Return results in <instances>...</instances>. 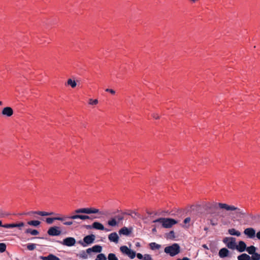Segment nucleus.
<instances>
[{"label":"nucleus","instance_id":"nucleus-1","mask_svg":"<svg viewBox=\"0 0 260 260\" xmlns=\"http://www.w3.org/2000/svg\"><path fill=\"white\" fill-rule=\"evenodd\" d=\"M74 212L76 214L79 213H85L87 214H95V213H100L101 214L103 215V213H102L98 209L94 208H79L76 209L74 211ZM67 219H80L82 220H86L90 219V217L88 215H81V214H75L70 216H67Z\"/></svg>","mask_w":260,"mask_h":260},{"label":"nucleus","instance_id":"nucleus-2","mask_svg":"<svg viewBox=\"0 0 260 260\" xmlns=\"http://www.w3.org/2000/svg\"><path fill=\"white\" fill-rule=\"evenodd\" d=\"M219 207L220 209H224L226 211H235V214L237 218L249 217L252 219L254 218L252 214L245 212L233 205H229L227 204H219Z\"/></svg>","mask_w":260,"mask_h":260},{"label":"nucleus","instance_id":"nucleus-3","mask_svg":"<svg viewBox=\"0 0 260 260\" xmlns=\"http://www.w3.org/2000/svg\"><path fill=\"white\" fill-rule=\"evenodd\" d=\"M219 204L221 203H208L205 205V209L209 212V213L211 214L212 217H222L223 216L220 214V212L219 211V209H220L219 207Z\"/></svg>","mask_w":260,"mask_h":260},{"label":"nucleus","instance_id":"nucleus-4","mask_svg":"<svg viewBox=\"0 0 260 260\" xmlns=\"http://www.w3.org/2000/svg\"><path fill=\"white\" fill-rule=\"evenodd\" d=\"M153 222L160 223L164 228H171L173 225L178 223L174 219L170 218H159L154 220Z\"/></svg>","mask_w":260,"mask_h":260},{"label":"nucleus","instance_id":"nucleus-5","mask_svg":"<svg viewBox=\"0 0 260 260\" xmlns=\"http://www.w3.org/2000/svg\"><path fill=\"white\" fill-rule=\"evenodd\" d=\"M164 251L171 256L178 254L180 252V247L178 244L174 243L165 248Z\"/></svg>","mask_w":260,"mask_h":260},{"label":"nucleus","instance_id":"nucleus-6","mask_svg":"<svg viewBox=\"0 0 260 260\" xmlns=\"http://www.w3.org/2000/svg\"><path fill=\"white\" fill-rule=\"evenodd\" d=\"M222 241L226 246L230 249L235 250L237 248L236 239L234 237H225Z\"/></svg>","mask_w":260,"mask_h":260},{"label":"nucleus","instance_id":"nucleus-7","mask_svg":"<svg viewBox=\"0 0 260 260\" xmlns=\"http://www.w3.org/2000/svg\"><path fill=\"white\" fill-rule=\"evenodd\" d=\"M95 236L93 234L86 236L84 237L83 241H79V243L85 247L93 243L95 240Z\"/></svg>","mask_w":260,"mask_h":260},{"label":"nucleus","instance_id":"nucleus-8","mask_svg":"<svg viewBox=\"0 0 260 260\" xmlns=\"http://www.w3.org/2000/svg\"><path fill=\"white\" fill-rule=\"evenodd\" d=\"M59 242L63 245L71 247L75 244L76 240L73 237H68L63 239L62 241H60Z\"/></svg>","mask_w":260,"mask_h":260},{"label":"nucleus","instance_id":"nucleus-9","mask_svg":"<svg viewBox=\"0 0 260 260\" xmlns=\"http://www.w3.org/2000/svg\"><path fill=\"white\" fill-rule=\"evenodd\" d=\"M47 233L50 236H56L61 234V231L59 230V227L55 226L50 228Z\"/></svg>","mask_w":260,"mask_h":260},{"label":"nucleus","instance_id":"nucleus-10","mask_svg":"<svg viewBox=\"0 0 260 260\" xmlns=\"http://www.w3.org/2000/svg\"><path fill=\"white\" fill-rule=\"evenodd\" d=\"M244 234L249 238H253L255 236V231L252 228H248L244 230Z\"/></svg>","mask_w":260,"mask_h":260},{"label":"nucleus","instance_id":"nucleus-11","mask_svg":"<svg viewBox=\"0 0 260 260\" xmlns=\"http://www.w3.org/2000/svg\"><path fill=\"white\" fill-rule=\"evenodd\" d=\"M87 252L90 254L91 252L100 253L102 251V247L99 245H94L91 248H89L86 249Z\"/></svg>","mask_w":260,"mask_h":260},{"label":"nucleus","instance_id":"nucleus-12","mask_svg":"<svg viewBox=\"0 0 260 260\" xmlns=\"http://www.w3.org/2000/svg\"><path fill=\"white\" fill-rule=\"evenodd\" d=\"M247 249V246L246 243L243 241H240L238 244H237V248L236 249L240 252H243L246 251Z\"/></svg>","mask_w":260,"mask_h":260},{"label":"nucleus","instance_id":"nucleus-13","mask_svg":"<svg viewBox=\"0 0 260 260\" xmlns=\"http://www.w3.org/2000/svg\"><path fill=\"white\" fill-rule=\"evenodd\" d=\"M67 219V216L52 218L48 217L46 219V221L48 224H52L54 220L64 221Z\"/></svg>","mask_w":260,"mask_h":260},{"label":"nucleus","instance_id":"nucleus-14","mask_svg":"<svg viewBox=\"0 0 260 260\" xmlns=\"http://www.w3.org/2000/svg\"><path fill=\"white\" fill-rule=\"evenodd\" d=\"M92 227L93 229L98 230L105 231L106 232H109L110 231L108 229L105 228L104 226L101 223L99 222H94L92 223Z\"/></svg>","mask_w":260,"mask_h":260},{"label":"nucleus","instance_id":"nucleus-15","mask_svg":"<svg viewBox=\"0 0 260 260\" xmlns=\"http://www.w3.org/2000/svg\"><path fill=\"white\" fill-rule=\"evenodd\" d=\"M230 251L226 248H222L220 249L218 252V255L221 258H225L229 255Z\"/></svg>","mask_w":260,"mask_h":260},{"label":"nucleus","instance_id":"nucleus-16","mask_svg":"<svg viewBox=\"0 0 260 260\" xmlns=\"http://www.w3.org/2000/svg\"><path fill=\"white\" fill-rule=\"evenodd\" d=\"M2 114L6 115L8 117H10L13 114V110L12 108L10 107H7L3 109L2 110Z\"/></svg>","mask_w":260,"mask_h":260},{"label":"nucleus","instance_id":"nucleus-17","mask_svg":"<svg viewBox=\"0 0 260 260\" xmlns=\"http://www.w3.org/2000/svg\"><path fill=\"white\" fill-rule=\"evenodd\" d=\"M108 239L111 242L117 243L119 240V237L116 232H114L109 235Z\"/></svg>","mask_w":260,"mask_h":260},{"label":"nucleus","instance_id":"nucleus-18","mask_svg":"<svg viewBox=\"0 0 260 260\" xmlns=\"http://www.w3.org/2000/svg\"><path fill=\"white\" fill-rule=\"evenodd\" d=\"M256 248L253 245L247 247V249L246 250L248 253L251 255H254L255 254L257 253V252H256Z\"/></svg>","mask_w":260,"mask_h":260},{"label":"nucleus","instance_id":"nucleus-19","mask_svg":"<svg viewBox=\"0 0 260 260\" xmlns=\"http://www.w3.org/2000/svg\"><path fill=\"white\" fill-rule=\"evenodd\" d=\"M131 232L132 231L130 229H128L127 228L124 226V227L121 228L119 231V234L120 235H123L127 236L131 234Z\"/></svg>","mask_w":260,"mask_h":260},{"label":"nucleus","instance_id":"nucleus-20","mask_svg":"<svg viewBox=\"0 0 260 260\" xmlns=\"http://www.w3.org/2000/svg\"><path fill=\"white\" fill-rule=\"evenodd\" d=\"M25 233L26 234H30V235L32 236H37L39 234V232L37 230H33L30 228H28L26 229L25 231Z\"/></svg>","mask_w":260,"mask_h":260},{"label":"nucleus","instance_id":"nucleus-21","mask_svg":"<svg viewBox=\"0 0 260 260\" xmlns=\"http://www.w3.org/2000/svg\"><path fill=\"white\" fill-rule=\"evenodd\" d=\"M228 233L232 236H236L239 237L241 235V233L236 230L235 229H230L228 230Z\"/></svg>","mask_w":260,"mask_h":260},{"label":"nucleus","instance_id":"nucleus-22","mask_svg":"<svg viewBox=\"0 0 260 260\" xmlns=\"http://www.w3.org/2000/svg\"><path fill=\"white\" fill-rule=\"evenodd\" d=\"M250 256L246 253H242L237 257L238 260H249Z\"/></svg>","mask_w":260,"mask_h":260},{"label":"nucleus","instance_id":"nucleus-23","mask_svg":"<svg viewBox=\"0 0 260 260\" xmlns=\"http://www.w3.org/2000/svg\"><path fill=\"white\" fill-rule=\"evenodd\" d=\"M43 260H60L58 257L53 254H49L47 256L42 257Z\"/></svg>","mask_w":260,"mask_h":260},{"label":"nucleus","instance_id":"nucleus-24","mask_svg":"<svg viewBox=\"0 0 260 260\" xmlns=\"http://www.w3.org/2000/svg\"><path fill=\"white\" fill-rule=\"evenodd\" d=\"M149 247L151 250H154L160 248L161 245L155 242H152L149 244Z\"/></svg>","mask_w":260,"mask_h":260},{"label":"nucleus","instance_id":"nucleus-25","mask_svg":"<svg viewBox=\"0 0 260 260\" xmlns=\"http://www.w3.org/2000/svg\"><path fill=\"white\" fill-rule=\"evenodd\" d=\"M108 224L111 226H115L118 225V221H117L115 218H113L110 220H108Z\"/></svg>","mask_w":260,"mask_h":260},{"label":"nucleus","instance_id":"nucleus-26","mask_svg":"<svg viewBox=\"0 0 260 260\" xmlns=\"http://www.w3.org/2000/svg\"><path fill=\"white\" fill-rule=\"evenodd\" d=\"M27 223L31 226H38L40 224L41 222L39 220H31L28 221Z\"/></svg>","mask_w":260,"mask_h":260},{"label":"nucleus","instance_id":"nucleus-27","mask_svg":"<svg viewBox=\"0 0 260 260\" xmlns=\"http://www.w3.org/2000/svg\"><path fill=\"white\" fill-rule=\"evenodd\" d=\"M220 217H212V218L210 219V224L212 225H216L217 224V221Z\"/></svg>","mask_w":260,"mask_h":260},{"label":"nucleus","instance_id":"nucleus-28","mask_svg":"<svg viewBox=\"0 0 260 260\" xmlns=\"http://www.w3.org/2000/svg\"><path fill=\"white\" fill-rule=\"evenodd\" d=\"M87 251H86L82 250L78 255V256L80 258H82L83 259H87L88 258V254Z\"/></svg>","mask_w":260,"mask_h":260},{"label":"nucleus","instance_id":"nucleus-29","mask_svg":"<svg viewBox=\"0 0 260 260\" xmlns=\"http://www.w3.org/2000/svg\"><path fill=\"white\" fill-rule=\"evenodd\" d=\"M130 249H131L128 248L126 246H122L120 248L121 252L126 255H127Z\"/></svg>","mask_w":260,"mask_h":260},{"label":"nucleus","instance_id":"nucleus-30","mask_svg":"<svg viewBox=\"0 0 260 260\" xmlns=\"http://www.w3.org/2000/svg\"><path fill=\"white\" fill-rule=\"evenodd\" d=\"M25 224L23 222H20L18 223H12V228H18L20 230H21V228L24 226Z\"/></svg>","mask_w":260,"mask_h":260},{"label":"nucleus","instance_id":"nucleus-31","mask_svg":"<svg viewBox=\"0 0 260 260\" xmlns=\"http://www.w3.org/2000/svg\"><path fill=\"white\" fill-rule=\"evenodd\" d=\"M68 84L70 85L72 88H74L76 86L77 83L75 80H73L71 79L68 80Z\"/></svg>","mask_w":260,"mask_h":260},{"label":"nucleus","instance_id":"nucleus-32","mask_svg":"<svg viewBox=\"0 0 260 260\" xmlns=\"http://www.w3.org/2000/svg\"><path fill=\"white\" fill-rule=\"evenodd\" d=\"M175 237V233L173 231H170L169 233H168L166 235V238L167 239H174Z\"/></svg>","mask_w":260,"mask_h":260},{"label":"nucleus","instance_id":"nucleus-33","mask_svg":"<svg viewBox=\"0 0 260 260\" xmlns=\"http://www.w3.org/2000/svg\"><path fill=\"white\" fill-rule=\"evenodd\" d=\"M136 255V252L130 249L126 255L129 257L131 259H133L135 257Z\"/></svg>","mask_w":260,"mask_h":260},{"label":"nucleus","instance_id":"nucleus-34","mask_svg":"<svg viewBox=\"0 0 260 260\" xmlns=\"http://www.w3.org/2000/svg\"><path fill=\"white\" fill-rule=\"evenodd\" d=\"M36 248V244L34 243H28L27 245V249L28 250L32 251L35 249Z\"/></svg>","mask_w":260,"mask_h":260},{"label":"nucleus","instance_id":"nucleus-35","mask_svg":"<svg viewBox=\"0 0 260 260\" xmlns=\"http://www.w3.org/2000/svg\"><path fill=\"white\" fill-rule=\"evenodd\" d=\"M95 260H107L105 255L103 253L99 254Z\"/></svg>","mask_w":260,"mask_h":260},{"label":"nucleus","instance_id":"nucleus-36","mask_svg":"<svg viewBox=\"0 0 260 260\" xmlns=\"http://www.w3.org/2000/svg\"><path fill=\"white\" fill-rule=\"evenodd\" d=\"M108 260H118L116 255L114 253H110L108 255Z\"/></svg>","mask_w":260,"mask_h":260},{"label":"nucleus","instance_id":"nucleus-37","mask_svg":"<svg viewBox=\"0 0 260 260\" xmlns=\"http://www.w3.org/2000/svg\"><path fill=\"white\" fill-rule=\"evenodd\" d=\"M72 219H67L64 221H61L63 222V224L65 225H71L73 224V221L72 220Z\"/></svg>","mask_w":260,"mask_h":260},{"label":"nucleus","instance_id":"nucleus-38","mask_svg":"<svg viewBox=\"0 0 260 260\" xmlns=\"http://www.w3.org/2000/svg\"><path fill=\"white\" fill-rule=\"evenodd\" d=\"M249 260H260V254L256 253L254 255L250 256Z\"/></svg>","mask_w":260,"mask_h":260},{"label":"nucleus","instance_id":"nucleus-39","mask_svg":"<svg viewBox=\"0 0 260 260\" xmlns=\"http://www.w3.org/2000/svg\"><path fill=\"white\" fill-rule=\"evenodd\" d=\"M124 213H122L121 214H119V215H117L116 216H115V217H114V218L118 220L117 221H118V222L121 221V220H122L123 219H124V217H123V214Z\"/></svg>","mask_w":260,"mask_h":260},{"label":"nucleus","instance_id":"nucleus-40","mask_svg":"<svg viewBox=\"0 0 260 260\" xmlns=\"http://www.w3.org/2000/svg\"><path fill=\"white\" fill-rule=\"evenodd\" d=\"M6 249V245L5 243H0V252H3Z\"/></svg>","mask_w":260,"mask_h":260},{"label":"nucleus","instance_id":"nucleus-41","mask_svg":"<svg viewBox=\"0 0 260 260\" xmlns=\"http://www.w3.org/2000/svg\"><path fill=\"white\" fill-rule=\"evenodd\" d=\"M37 214L42 216H49L48 212L45 211H38Z\"/></svg>","mask_w":260,"mask_h":260},{"label":"nucleus","instance_id":"nucleus-42","mask_svg":"<svg viewBox=\"0 0 260 260\" xmlns=\"http://www.w3.org/2000/svg\"><path fill=\"white\" fill-rule=\"evenodd\" d=\"M98 103V100L97 99L93 100L92 99H90L89 100V104L90 105H96Z\"/></svg>","mask_w":260,"mask_h":260},{"label":"nucleus","instance_id":"nucleus-43","mask_svg":"<svg viewBox=\"0 0 260 260\" xmlns=\"http://www.w3.org/2000/svg\"><path fill=\"white\" fill-rule=\"evenodd\" d=\"M143 260H153L150 254H145L144 255V258Z\"/></svg>","mask_w":260,"mask_h":260},{"label":"nucleus","instance_id":"nucleus-44","mask_svg":"<svg viewBox=\"0 0 260 260\" xmlns=\"http://www.w3.org/2000/svg\"><path fill=\"white\" fill-rule=\"evenodd\" d=\"M38 211H30L27 213H24L22 214H21V215H32L33 214H37V213Z\"/></svg>","mask_w":260,"mask_h":260},{"label":"nucleus","instance_id":"nucleus-45","mask_svg":"<svg viewBox=\"0 0 260 260\" xmlns=\"http://www.w3.org/2000/svg\"><path fill=\"white\" fill-rule=\"evenodd\" d=\"M2 227L7 229L12 228V223L3 224Z\"/></svg>","mask_w":260,"mask_h":260},{"label":"nucleus","instance_id":"nucleus-46","mask_svg":"<svg viewBox=\"0 0 260 260\" xmlns=\"http://www.w3.org/2000/svg\"><path fill=\"white\" fill-rule=\"evenodd\" d=\"M136 255H137V257L138 259L142 260L143 259L144 255H142L141 253H138Z\"/></svg>","mask_w":260,"mask_h":260},{"label":"nucleus","instance_id":"nucleus-47","mask_svg":"<svg viewBox=\"0 0 260 260\" xmlns=\"http://www.w3.org/2000/svg\"><path fill=\"white\" fill-rule=\"evenodd\" d=\"M105 91H107V92H110V93H111L112 94H114L115 93V90H114L113 89H112L107 88L105 90Z\"/></svg>","mask_w":260,"mask_h":260},{"label":"nucleus","instance_id":"nucleus-48","mask_svg":"<svg viewBox=\"0 0 260 260\" xmlns=\"http://www.w3.org/2000/svg\"><path fill=\"white\" fill-rule=\"evenodd\" d=\"M7 215L4 213L1 209H0V218H4Z\"/></svg>","mask_w":260,"mask_h":260},{"label":"nucleus","instance_id":"nucleus-49","mask_svg":"<svg viewBox=\"0 0 260 260\" xmlns=\"http://www.w3.org/2000/svg\"><path fill=\"white\" fill-rule=\"evenodd\" d=\"M152 116L156 119H158L159 118V115L156 113H153L152 114Z\"/></svg>","mask_w":260,"mask_h":260},{"label":"nucleus","instance_id":"nucleus-50","mask_svg":"<svg viewBox=\"0 0 260 260\" xmlns=\"http://www.w3.org/2000/svg\"><path fill=\"white\" fill-rule=\"evenodd\" d=\"M190 217H187L184 220V223L186 224L187 223H189L190 221Z\"/></svg>","mask_w":260,"mask_h":260},{"label":"nucleus","instance_id":"nucleus-51","mask_svg":"<svg viewBox=\"0 0 260 260\" xmlns=\"http://www.w3.org/2000/svg\"><path fill=\"white\" fill-rule=\"evenodd\" d=\"M85 228L87 229H93V227H92V225H86L85 226Z\"/></svg>","mask_w":260,"mask_h":260},{"label":"nucleus","instance_id":"nucleus-52","mask_svg":"<svg viewBox=\"0 0 260 260\" xmlns=\"http://www.w3.org/2000/svg\"><path fill=\"white\" fill-rule=\"evenodd\" d=\"M256 236L258 239L260 240V231L256 233Z\"/></svg>","mask_w":260,"mask_h":260},{"label":"nucleus","instance_id":"nucleus-53","mask_svg":"<svg viewBox=\"0 0 260 260\" xmlns=\"http://www.w3.org/2000/svg\"><path fill=\"white\" fill-rule=\"evenodd\" d=\"M177 260H190V259L187 257H184L182 259L178 258Z\"/></svg>","mask_w":260,"mask_h":260},{"label":"nucleus","instance_id":"nucleus-54","mask_svg":"<svg viewBox=\"0 0 260 260\" xmlns=\"http://www.w3.org/2000/svg\"><path fill=\"white\" fill-rule=\"evenodd\" d=\"M203 247L204 248H205V249H208V248L206 244H204V245H203Z\"/></svg>","mask_w":260,"mask_h":260},{"label":"nucleus","instance_id":"nucleus-55","mask_svg":"<svg viewBox=\"0 0 260 260\" xmlns=\"http://www.w3.org/2000/svg\"><path fill=\"white\" fill-rule=\"evenodd\" d=\"M152 232H153V233L155 232L156 231V228H153V229H152Z\"/></svg>","mask_w":260,"mask_h":260},{"label":"nucleus","instance_id":"nucleus-56","mask_svg":"<svg viewBox=\"0 0 260 260\" xmlns=\"http://www.w3.org/2000/svg\"><path fill=\"white\" fill-rule=\"evenodd\" d=\"M49 216L53 215L54 213L53 212H48Z\"/></svg>","mask_w":260,"mask_h":260},{"label":"nucleus","instance_id":"nucleus-57","mask_svg":"<svg viewBox=\"0 0 260 260\" xmlns=\"http://www.w3.org/2000/svg\"><path fill=\"white\" fill-rule=\"evenodd\" d=\"M2 226H3L2 221L0 220V227H2Z\"/></svg>","mask_w":260,"mask_h":260},{"label":"nucleus","instance_id":"nucleus-58","mask_svg":"<svg viewBox=\"0 0 260 260\" xmlns=\"http://www.w3.org/2000/svg\"><path fill=\"white\" fill-rule=\"evenodd\" d=\"M204 230L207 231L208 230V228L207 227L204 228Z\"/></svg>","mask_w":260,"mask_h":260},{"label":"nucleus","instance_id":"nucleus-59","mask_svg":"<svg viewBox=\"0 0 260 260\" xmlns=\"http://www.w3.org/2000/svg\"><path fill=\"white\" fill-rule=\"evenodd\" d=\"M38 238V237H33L32 239ZM40 238V237H39ZM40 239H43V238H40Z\"/></svg>","mask_w":260,"mask_h":260},{"label":"nucleus","instance_id":"nucleus-60","mask_svg":"<svg viewBox=\"0 0 260 260\" xmlns=\"http://www.w3.org/2000/svg\"><path fill=\"white\" fill-rule=\"evenodd\" d=\"M3 104L2 102L0 101V105H2Z\"/></svg>","mask_w":260,"mask_h":260}]
</instances>
